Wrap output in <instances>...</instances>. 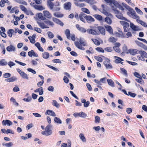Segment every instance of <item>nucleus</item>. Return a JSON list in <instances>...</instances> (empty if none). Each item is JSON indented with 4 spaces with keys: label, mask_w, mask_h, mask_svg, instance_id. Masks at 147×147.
<instances>
[{
    "label": "nucleus",
    "mask_w": 147,
    "mask_h": 147,
    "mask_svg": "<svg viewBox=\"0 0 147 147\" xmlns=\"http://www.w3.org/2000/svg\"><path fill=\"white\" fill-rule=\"evenodd\" d=\"M52 61L54 63H61V62L60 60L59 59H53Z\"/></svg>",
    "instance_id": "obj_61"
},
{
    "label": "nucleus",
    "mask_w": 147,
    "mask_h": 147,
    "mask_svg": "<svg viewBox=\"0 0 147 147\" xmlns=\"http://www.w3.org/2000/svg\"><path fill=\"white\" fill-rule=\"evenodd\" d=\"M67 144L65 143H63L61 144V147H71V143L70 141L69 140H67Z\"/></svg>",
    "instance_id": "obj_24"
},
{
    "label": "nucleus",
    "mask_w": 147,
    "mask_h": 147,
    "mask_svg": "<svg viewBox=\"0 0 147 147\" xmlns=\"http://www.w3.org/2000/svg\"><path fill=\"white\" fill-rule=\"evenodd\" d=\"M136 81L141 84L143 85L144 84V80L142 79V78L141 77L138 79H135Z\"/></svg>",
    "instance_id": "obj_37"
},
{
    "label": "nucleus",
    "mask_w": 147,
    "mask_h": 147,
    "mask_svg": "<svg viewBox=\"0 0 147 147\" xmlns=\"http://www.w3.org/2000/svg\"><path fill=\"white\" fill-rule=\"evenodd\" d=\"M112 9L114 11L115 13L116 14L115 16L121 20H123L127 21V22H130L129 20L127 19L124 17H123L122 14L120 13L119 11L118 10L114 8H113Z\"/></svg>",
    "instance_id": "obj_4"
},
{
    "label": "nucleus",
    "mask_w": 147,
    "mask_h": 147,
    "mask_svg": "<svg viewBox=\"0 0 147 147\" xmlns=\"http://www.w3.org/2000/svg\"><path fill=\"white\" fill-rule=\"evenodd\" d=\"M52 127L51 125H48L45 127V131L42 132V134L46 136L51 135L52 133Z\"/></svg>",
    "instance_id": "obj_3"
},
{
    "label": "nucleus",
    "mask_w": 147,
    "mask_h": 147,
    "mask_svg": "<svg viewBox=\"0 0 147 147\" xmlns=\"http://www.w3.org/2000/svg\"><path fill=\"white\" fill-rule=\"evenodd\" d=\"M13 144L12 142H9V143L5 144L4 146L7 147H10L13 146Z\"/></svg>",
    "instance_id": "obj_58"
},
{
    "label": "nucleus",
    "mask_w": 147,
    "mask_h": 147,
    "mask_svg": "<svg viewBox=\"0 0 147 147\" xmlns=\"http://www.w3.org/2000/svg\"><path fill=\"white\" fill-rule=\"evenodd\" d=\"M20 7L22 11L26 13L27 12V11L26 8L24 6L22 5H20Z\"/></svg>",
    "instance_id": "obj_53"
},
{
    "label": "nucleus",
    "mask_w": 147,
    "mask_h": 147,
    "mask_svg": "<svg viewBox=\"0 0 147 147\" xmlns=\"http://www.w3.org/2000/svg\"><path fill=\"white\" fill-rule=\"evenodd\" d=\"M135 10H136V12L138 14L141 15L143 14V12L140 9H138V7H136L135 8Z\"/></svg>",
    "instance_id": "obj_51"
},
{
    "label": "nucleus",
    "mask_w": 147,
    "mask_h": 147,
    "mask_svg": "<svg viewBox=\"0 0 147 147\" xmlns=\"http://www.w3.org/2000/svg\"><path fill=\"white\" fill-rule=\"evenodd\" d=\"M85 1L90 5H92L96 3L94 0H85Z\"/></svg>",
    "instance_id": "obj_46"
},
{
    "label": "nucleus",
    "mask_w": 147,
    "mask_h": 147,
    "mask_svg": "<svg viewBox=\"0 0 147 147\" xmlns=\"http://www.w3.org/2000/svg\"><path fill=\"white\" fill-rule=\"evenodd\" d=\"M73 115L75 117L78 116L83 118H85L87 116V114L83 112H81L79 113H75L73 114Z\"/></svg>",
    "instance_id": "obj_8"
},
{
    "label": "nucleus",
    "mask_w": 147,
    "mask_h": 147,
    "mask_svg": "<svg viewBox=\"0 0 147 147\" xmlns=\"http://www.w3.org/2000/svg\"><path fill=\"white\" fill-rule=\"evenodd\" d=\"M34 7L36 10L39 11H42L44 9H45L42 5H34Z\"/></svg>",
    "instance_id": "obj_26"
},
{
    "label": "nucleus",
    "mask_w": 147,
    "mask_h": 147,
    "mask_svg": "<svg viewBox=\"0 0 147 147\" xmlns=\"http://www.w3.org/2000/svg\"><path fill=\"white\" fill-rule=\"evenodd\" d=\"M94 16L97 20L99 21H101L102 20V17L100 15L95 14L94 15Z\"/></svg>",
    "instance_id": "obj_43"
},
{
    "label": "nucleus",
    "mask_w": 147,
    "mask_h": 147,
    "mask_svg": "<svg viewBox=\"0 0 147 147\" xmlns=\"http://www.w3.org/2000/svg\"><path fill=\"white\" fill-rule=\"evenodd\" d=\"M47 3L50 9H53L54 6L53 3L50 1H47Z\"/></svg>",
    "instance_id": "obj_45"
},
{
    "label": "nucleus",
    "mask_w": 147,
    "mask_h": 147,
    "mask_svg": "<svg viewBox=\"0 0 147 147\" xmlns=\"http://www.w3.org/2000/svg\"><path fill=\"white\" fill-rule=\"evenodd\" d=\"M87 32L93 35H97L98 34V32L94 29H88L87 30Z\"/></svg>",
    "instance_id": "obj_12"
},
{
    "label": "nucleus",
    "mask_w": 147,
    "mask_h": 147,
    "mask_svg": "<svg viewBox=\"0 0 147 147\" xmlns=\"http://www.w3.org/2000/svg\"><path fill=\"white\" fill-rule=\"evenodd\" d=\"M122 35L123 37V38L126 37L128 38L129 37H131L132 36V34L130 32H128L125 34H122Z\"/></svg>",
    "instance_id": "obj_32"
},
{
    "label": "nucleus",
    "mask_w": 147,
    "mask_h": 147,
    "mask_svg": "<svg viewBox=\"0 0 147 147\" xmlns=\"http://www.w3.org/2000/svg\"><path fill=\"white\" fill-rule=\"evenodd\" d=\"M38 17L39 19L42 20H44L46 19L45 17H44L42 14L41 13H38Z\"/></svg>",
    "instance_id": "obj_44"
},
{
    "label": "nucleus",
    "mask_w": 147,
    "mask_h": 147,
    "mask_svg": "<svg viewBox=\"0 0 147 147\" xmlns=\"http://www.w3.org/2000/svg\"><path fill=\"white\" fill-rule=\"evenodd\" d=\"M138 50L135 49H130L127 51V53H130L131 55H134L137 54Z\"/></svg>",
    "instance_id": "obj_13"
},
{
    "label": "nucleus",
    "mask_w": 147,
    "mask_h": 147,
    "mask_svg": "<svg viewBox=\"0 0 147 147\" xmlns=\"http://www.w3.org/2000/svg\"><path fill=\"white\" fill-rule=\"evenodd\" d=\"M96 50L97 51L99 52H101L102 53H104V50L101 47H97L96 48Z\"/></svg>",
    "instance_id": "obj_60"
},
{
    "label": "nucleus",
    "mask_w": 147,
    "mask_h": 147,
    "mask_svg": "<svg viewBox=\"0 0 147 147\" xmlns=\"http://www.w3.org/2000/svg\"><path fill=\"white\" fill-rule=\"evenodd\" d=\"M86 17V15L83 13H81L79 15V18L80 20L84 22H85Z\"/></svg>",
    "instance_id": "obj_15"
},
{
    "label": "nucleus",
    "mask_w": 147,
    "mask_h": 147,
    "mask_svg": "<svg viewBox=\"0 0 147 147\" xmlns=\"http://www.w3.org/2000/svg\"><path fill=\"white\" fill-rule=\"evenodd\" d=\"M100 121V118L98 116L95 117V122L96 123H99Z\"/></svg>",
    "instance_id": "obj_59"
},
{
    "label": "nucleus",
    "mask_w": 147,
    "mask_h": 147,
    "mask_svg": "<svg viewBox=\"0 0 147 147\" xmlns=\"http://www.w3.org/2000/svg\"><path fill=\"white\" fill-rule=\"evenodd\" d=\"M117 40V39L115 38L114 37H110L109 39V41L110 42H116Z\"/></svg>",
    "instance_id": "obj_54"
},
{
    "label": "nucleus",
    "mask_w": 147,
    "mask_h": 147,
    "mask_svg": "<svg viewBox=\"0 0 147 147\" xmlns=\"http://www.w3.org/2000/svg\"><path fill=\"white\" fill-rule=\"evenodd\" d=\"M54 120L55 122L57 123L60 124L62 123V121L59 118L57 117H55L54 118Z\"/></svg>",
    "instance_id": "obj_41"
},
{
    "label": "nucleus",
    "mask_w": 147,
    "mask_h": 147,
    "mask_svg": "<svg viewBox=\"0 0 147 147\" xmlns=\"http://www.w3.org/2000/svg\"><path fill=\"white\" fill-rule=\"evenodd\" d=\"M127 95H130L131 97H134L136 96V94L135 93H132L130 92H128L127 93Z\"/></svg>",
    "instance_id": "obj_57"
},
{
    "label": "nucleus",
    "mask_w": 147,
    "mask_h": 147,
    "mask_svg": "<svg viewBox=\"0 0 147 147\" xmlns=\"http://www.w3.org/2000/svg\"><path fill=\"white\" fill-rule=\"evenodd\" d=\"M17 71L23 78L27 80H28L29 78L27 74L24 73V71H22L18 68L17 69Z\"/></svg>",
    "instance_id": "obj_6"
},
{
    "label": "nucleus",
    "mask_w": 147,
    "mask_h": 147,
    "mask_svg": "<svg viewBox=\"0 0 147 147\" xmlns=\"http://www.w3.org/2000/svg\"><path fill=\"white\" fill-rule=\"evenodd\" d=\"M139 53L142 56L147 58V53L144 51H139Z\"/></svg>",
    "instance_id": "obj_34"
},
{
    "label": "nucleus",
    "mask_w": 147,
    "mask_h": 147,
    "mask_svg": "<svg viewBox=\"0 0 147 147\" xmlns=\"http://www.w3.org/2000/svg\"><path fill=\"white\" fill-rule=\"evenodd\" d=\"M95 59L98 61L100 62H102V59L100 57L98 56H94Z\"/></svg>",
    "instance_id": "obj_55"
},
{
    "label": "nucleus",
    "mask_w": 147,
    "mask_h": 147,
    "mask_svg": "<svg viewBox=\"0 0 147 147\" xmlns=\"http://www.w3.org/2000/svg\"><path fill=\"white\" fill-rule=\"evenodd\" d=\"M54 15L55 16L58 18H61L63 16V14H60L59 13H54Z\"/></svg>",
    "instance_id": "obj_48"
},
{
    "label": "nucleus",
    "mask_w": 147,
    "mask_h": 147,
    "mask_svg": "<svg viewBox=\"0 0 147 147\" xmlns=\"http://www.w3.org/2000/svg\"><path fill=\"white\" fill-rule=\"evenodd\" d=\"M81 10L82 11L88 14H89L90 13V12L89 10L87 8H82Z\"/></svg>",
    "instance_id": "obj_49"
},
{
    "label": "nucleus",
    "mask_w": 147,
    "mask_h": 147,
    "mask_svg": "<svg viewBox=\"0 0 147 147\" xmlns=\"http://www.w3.org/2000/svg\"><path fill=\"white\" fill-rule=\"evenodd\" d=\"M9 1L8 0H1L0 2V5L1 7H3L5 5V3H8Z\"/></svg>",
    "instance_id": "obj_36"
},
{
    "label": "nucleus",
    "mask_w": 147,
    "mask_h": 147,
    "mask_svg": "<svg viewBox=\"0 0 147 147\" xmlns=\"http://www.w3.org/2000/svg\"><path fill=\"white\" fill-rule=\"evenodd\" d=\"M135 42L137 45L140 47H143L144 46V44L138 41H135Z\"/></svg>",
    "instance_id": "obj_50"
},
{
    "label": "nucleus",
    "mask_w": 147,
    "mask_h": 147,
    "mask_svg": "<svg viewBox=\"0 0 147 147\" xmlns=\"http://www.w3.org/2000/svg\"><path fill=\"white\" fill-rule=\"evenodd\" d=\"M65 34L67 38L68 39H70V32L69 29H66L65 31Z\"/></svg>",
    "instance_id": "obj_42"
},
{
    "label": "nucleus",
    "mask_w": 147,
    "mask_h": 147,
    "mask_svg": "<svg viewBox=\"0 0 147 147\" xmlns=\"http://www.w3.org/2000/svg\"><path fill=\"white\" fill-rule=\"evenodd\" d=\"M78 30L83 33H85L87 31V30L82 27H81Z\"/></svg>",
    "instance_id": "obj_63"
},
{
    "label": "nucleus",
    "mask_w": 147,
    "mask_h": 147,
    "mask_svg": "<svg viewBox=\"0 0 147 147\" xmlns=\"http://www.w3.org/2000/svg\"><path fill=\"white\" fill-rule=\"evenodd\" d=\"M114 57L116 58L115 60V63H120L121 64H122L123 62H121V61H123V60L121 58L117 56H115Z\"/></svg>",
    "instance_id": "obj_28"
},
{
    "label": "nucleus",
    "mask_w": 147,
    "mask_h": 147,
    "mask_svg": "<svg viewBox=\"0 0 147 147\" xmlns=\"http://www.w3.org/2000/svg\"><path fill=\"white\" fill-rule=\"evenodd\" d=\"M36 36V34H34L32 36H29L28 37V39L30 40V42L34 44L35 43V38Z\"/></svg>",
    "instance_id": "obj_23"
},
{
    "label": "nucleus",
    "mask_w": 147,
    "mask_h": 147,
    "mask_svg": "<svg viewBox=\"0 0 147 147\" xmlns=\"http://www.w3.org/2000/svg\"><path fill=\"white\" fill-rule=\"evenodd\" d=\"M11 74L10 73H6L3 74V77L5 78H9Z\"/></svg>",
    "instance_id": "obj_56"
},
{
    "label": "nucleus",
    "mask_w": 147,
    "mask_h": 147,
    "mask_svg": "<svg viewBox=\"0 0 147 147\" xmlns=\"http://www.w3.org/2000/svg\"><path fill=\"white\" fill-rule=\"evenodd\" d=\"M97 28L101 34L103 35L105 34V29L103 27L99 26L97 27Z\"/></svg>",
    "instance_id": "obj_25"
},
{
    "label": "nucleus",
    "mask_w": 147,
    "mask_h": 147,
    "mask_svg": "<svg viewBox=\"0 0 147 147\" xmlns=\"http://www.w3.org/2000/svg\"><path fill=\"white\" fill-rule=\"evenodd\" d=\"M37 23L38 24L39 26L42 29L49 28V27L47 26V25H46L45 23L39 22H37Z\"/></svg>",
    "instance_id": "obj_21"
},
{
    "label": "nucleus",
    "mask_w": 147,
    "mask_h": 147,
    "mask_svg": "<svg viewBox=\"0 0 147 147\" xmlns=\"http://www.w3.org/2000/svg\"><path fill=\"white\" fill-rule=\"evenodd\" d=\"M74 43L76 46L79 49L82 50H85L84 48L82 47L85 46L86 45L84 39L80 38L79 41L75 42Z\"/></svg>",
    "instance_id": "obj_2"
},
{
    "label": "nucleus",
    "mask_w": 147,
    "mask_h": 147,
    "mask_svg": "<svg viewBox=\"0 0 147 147\" xmlns=\"http://www.w3.org/2000/svg\"><path fill=\"white\" fill-rule=\"evenodd\" d=\"M107 3H109L110 4L113 3L115 5L117 3V2L115 0H104Z\"/></svg>",
    "instance_id": "obj_39"
},
{
    "label": "nucleus",
    "mask_w": 147,
    "mask_h": 147,
    "mask_svg": "<svg viewBox=\"0 0 147 147\" xmlns=\"http://www.w3.org/2000/svg\"><path fill=\"white\" fill-rule=\"evenodd\" d=\"M6 50L9 52H14L16 51V48L14 45H10L6 47Z\"/></svg>",
    "instance_id": "obj_10"
},
{
    "label": "nucleus",
    "mask_w": 147,
    "mask_h": 147,
    "mask_svg": "<svg viewBox=\"0 0 147 147\" xmlns=\"http://www.w3.org/2000/svg\"><path fill=\"white\" fill-rule=\"evenodd\" d=\"M71 4L70 2H67L64 4V8L66 10H69L71 9Z\"/></svg>",
    "instance_id": "obj_16"
},
{
    "label": "nucleus",
    "mask_w": 147,
    "mask_h": 147,
    "mask_svg": "<svg viewBox=\"0 0 147 147\" xmlns=\"http://www.w3.org/2000/svg\"><path fill=\"white\" fill-rule=\"evenodd\" d=\"M75 2L74 3V4L76 6L81 7L85 6V4L84 3H79L78 2H83L85 1V0H74Z\"/></svg>",
    "instance_id": "obj_5"
},
{
    "label": "nucleus",
    "mask_w": 147,
    "mask_h": 147,
    "mask_svg": "<svg viewBox=\"0 0 147 147\" xmlns=\"http://www.w3.org/2000/svg\"><path fill=\"white\" fill-rule=\"evenodd\" d=\"M92 41L94 42V44L96 45H98L100 44V42L95 39H91Z\"/></svg>",
    "instance_id": "obj_47"
},
{
    "label": "nucleus",
    "mask_w": 147,
    "mask_h": 147,
    "mask_svg": "<svg viewBox=\"0 0 147 147\" xmlns=\"http://www.w3.org/2000/svg\"><path fill=\"white\" fill-rule=\"evenodd\" d=\"M45 114L46 115H47L53 117L56 116V115L55 112L53 111L50 110H47L46 112L45 113Z\"/></svg>",
    "instance_id": "obj_19"
},
{
    "label": "nucleus",
    "mask_w": 147,
    "mask_h": 147,
    "mask_svg": "<svg viewBox=\"0 0 147 147\" xmlns=\"http://www.w3.org/2000/svg\"><path fill=\"white\" fill-rule=\"evenodd\" d=\"M130 28L134 31H138L140 29L139 27L138 26H135L133 23L130 22Z\"/></svg>",
    "instance_id": "obj_20"
},
{
    "label": "nucleus",
    "mask_w": 147,
    "mask_h": 147,
    "mask_svg": "<svg viewBox=\"0 0 147 147\" xmlns=\"http://www.w3.org/2000/svg\"><path fill=\"white\" fill-rule=\"evenodd\" d=\"M105 21L108 24H111L112 21L110 18L108 17H106L105 18Z\"/></svg>",
    "instance_id": "obj_38"
},
{
    "label": "nucleus",
    "mask_w": 147,
    "mask_h": 147,
    "mask_svg": "<svg viewBox=\"0 0 147 147\" xmlns=\"http://www.w3.org/2000/svg\"><path fill=\"white\" fill-rule=\"evenodd\" d=\"M43 58L45 59H48L49 57V53L47 52H45L42 54Z\"/></svg>",
    "instance_id": "obj_30"
},
{
    "label": "nucleus",
    "mask_w": 147,
    "mask_h": 147,
    "mask_svg": "<svg viewBox=\"0 0 147 147\" xmlns=\"http://www.w3.org/2000/svg\"><path fill=\"white\" fill-rule=\"evenodd\" d=\"M105 27L106 30L108 31L110 34H113V30L110 26L106 25H105Z\"/></svg>",
    "instance_id": "obj_18"
},
{
    "label": "nucleus",
    "mask_w": 147,
    "mask_h": 147,
    "mask_svg": "<svg viewBox=\"0 0 147 147\" xmlns=\"http://www.w3.org/2000/svg\"><path fill=\"white\" fill-rule=\"evenodd\" d=\"M79 136L80 138L83 142H86V139L83 134L80 133Z\"/></svg>",
    "instance_id": "obj_31"
},
{
    "label": "nucleus",
    "mask_w": 147,
    "mask_h": 147,
    "mask_svg": "<svg viewBox=\"0 0 147 147\" xmlns=\"http://www.w3.org/2000/svg\"><path fill=\"white\" fill-rule=\"evenodd\" d=\"M136 19V22L140 24L144 27H147V24L145 22L140 20L139 16H138V18H137Z\"/></svg>",
    "instance_id": "obj_14"
},
{
    "label": "nucleus",
    "mask_w": 147,
    "mask_h": 147,
    "mask_svg": "<svg viewBox=\"0 0 147 147\" xmlns=\"http://www.w3.org/2000/svg\"><path fill=\"white\" fill-rule=\"evenodd\" d=\"M86 19L88 23L93 22L94 21V19L91 16H87L86 15Z\"/></svg>",
    "instance_id": "obj_29"
},
{
    "label": "nucleus",
    "mask_w": 147,
    "mask_h": 147,
    "mask_svg": "<svg viewBox=\"0 0 147 147\" xmlns=\"http://www.w3.org/2000/svg\"><path fill=\"white\" fill-rule=\"evenodd\" d=\"M52 104L53 106H55L57 108L59 107L60 104H59L57 101L55 100H53L52 101Z\"/></svg>",
    "instance_id": "obj_33"
},
{
    "label": "nucleus",
    "mask_w": 147,
    "mask_h": 147,
    "mask_svg": "<svg viewBox=\"0 0 147 147\" xmlns=\"http://www.w3.org/2000/svg\"><path fill=\"white\" fill-rule=\"evenodd\" d=\"M44 16L48 18H51L52 17L51 14L47 10H45L43 11Z\"/></svg>",
    "instance_id": "obj_22"
},
{
    "label": "nucleus",
    "mask_w": 147,
    "mask_h": 147,
    "mask_svg": "<svg viewBox=\"0 0 147 147\" xmlns=\"http://www.w3.org/2000/svg\"><path fill=\"white\" fill-rule=\"evenodd\" d=\"M17 80V78L13 76L9 78L6 79L5 81L8 82H12L15 81Z\"/></svg>",
    "instance_id": "obj_27"
},
{
    "label": "nucleus",
    "mask_w": 147,
    "mask_h": 147,
    "mask_svg": "<svg viewBox=\"0 0 147 147\" xmlns=\"http://www.w3.org/2000/svg\"><path fill=\"white\" fill-rule=\"evenodd\" d=\"M33 30L38 33H40L42 32L41 29L39 28L34 27L33 28Z\"/></svg>",
    "instance_id": "obj_52"
},
{
    "label": "nucleus",
    "mask_w": 147,
    "mask_h": 147,
    "mask_svg": "<svg viewBox=\"0 0 147 147\" xmlns=\"http://www.w3.org/2000/svg\"><path fill=\"white\" fill-rule=\"evenodd\" d=\"M32 100V98L31 97H29L27 98H24L23 100L26 102H30Z\"/></svg>",
    "instance_id": "obj_64"
},
{
    "label": "nucleus",
    "mask_w": 147,
    "mask_h": 147,
    "mask_svg": "<svg viewBox=\"0 0 147 147\" xmlns=\"http://www.w3.org/2000/svg\"><path fill=\"white\" fill-rule=\"evenodd\" d=\"M107 81L108 83L109 86L113 87L115 86L114 83L112 80L108 79Z\"/></svg>",
    "instance_id": "obj_35"
},
{
    "label": "nucleus",
    "mask_w": 147,
    "mask_h": 147,
    "mask_svg": "<svg viewBox=\"0 0 147 147\" xmlns=\"http://www.w3.org/2000/svg\"><path fill=\"white\" fill-rule=\"evenodd\" d=\"M7 62L5 61V59H2L0 61V65L4 66L7 65Z\"/></svg>",
    "instance_id": "obj_40"
},
{
    "label": "nucleus",
    "mask_w": 147,
    "mask_h": 147,
    "mask_svg": "<svg viewBox=\"0 0 147 147\" xmlns=\"http://www.w3.org/2000/svg\"><path fill=\"white\" fill-rule=\"evenodd\" d=\"M123 6L128 10L127 12V15L130 17L135 19L138 18V16L136 14L134 10L130 7L123 3H122Z\"/></svg>",
    "instance_id": "obj_1"
},
{
    "label": "nucleus",
    "mask_w": 147,
    "mask_h": 147,
    "mask_svg": "<svg viewBox=\"0 0 147 147\" xmlns=\"http://www.w3.org/2000/svg\"><path fill=\"white\" fill-rule=\"evenodd\" d=\"M47 89L49 91L53 92L54 91V88L53 86H49L48 87Z\"/></svg>",
    "instance_id": "obj_62"
},
{
    "label": "nucleus",
    "mask_w": 147,
    "mask_h": 147,
    "mask_svg": "<svg viewBox=\"0 0 147 147\" xmlns=\"http://www.w3.org/2000/svg\"><path fill=\"white\" fill-rule=\"evenodd\" d=\"M103 63L107 69H111L113 68V67L110 62L109 60L107 59L104 61Z\"/></svg>",
    "instance_id": "obj_9"
},
{
    "label": "nucleus",
    "mask_w": 147,
    "mask_h": 147,
    "mask_svg": "<svg viewBox=\"0 0 147 147\" xmlns=\"http://www.w3.org/2000/svg\"><path fill=\"white\" fill-rule=\"evenodd\" d=\"M2 124L3 125H7L9 126L12 125V123L10 120H3L2 121Z\"/></svg>",
    "instance_id": "obj_17"
},
{
    "label": "nucleus",
    "mask_w": 147,
    "mask_h": 147,
    "mask_svg": "<svg viewBox=\"0 0 147 147\" xmlns=\"http://www.w3.org/2000/svg\"><path fill=\"white\" fill-rule=\"evenodd\" d=\"M102 8H100L98 10L101 12L106 16H108L109 13L106 11V6L104 5H101Z\"/></svg>",
    "instance_id": "obj_11"
},
{
    "label": "nucleus",
    "mask_w": 147,
    "mask_h": 147,
    "mask_svg": "<svg viewBox=\"0 0 147 147\" xmlns=\"http://www.w3.org/2000/svg\"><path fill=\"white\" fill-rule=\"evenodd\" d=\"M120 23L123 26L124 31L125 32H126L128 31V28L129 27V24L123 21H120Z\"/></svg>",
    "instance_id": "obj_7"
}]
</instances>
